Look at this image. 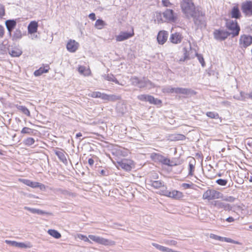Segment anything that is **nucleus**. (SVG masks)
I'll return each mask as SVG.
<instances>
[{
  "label": "nucleus",
  "mask_w": 252,
  "mask_h": 252,
  "mask_svg": "<svg viewBox=\"0 0 252 252\" xmlns=\"http://www.w3.org/2000/svg\"><path fill=\"white\" fill-rule=\"evenodd\" d=\"M48 233L56 239H59L61 237V234L55 229H49Z\"/></svg>",
  "instance_id": "obj_33"
},
{
  "label": "nucleus",
  "mask_w": 252,
  "mask_h": 252,
  "mask_svg": "<svg viewBox=\"0 0 252 252\" xmlns=\"http://www.w3.org/2000/svg\"><path fill=\"white\" fill-rule=\"evenodd\" d=\"M133 35V32L132 33L121 32L119 35L116 36V39L117 41H122L132 37Z\"/></svg>",
  "instance_id": "obj_14"
},
{
  "label": "nucleus",
  "mask_w": 252,
  "mask_h": 252,
  "mask_svg": "<svg viewBox=\"0 0 252 252\" xmlns=\"http://www.w3.org/2000/svg\"><path fill=\"white\" fill-rule=\"evenodd\" d=\"M211 204L218 209H223L226 211L231 209V207L229 204L225 203L220 201L214 200L211 201Z\"/></svg>",
  "instance_id": "obj_12"
},
{
  "label": "nucleus",
  "mask_w": 252,
  "mask_h": 252,
  "mask_svg": "<svg viewBox=\"0 0 252 252\" xmlns=\"http://www.w3.org/2000/svg\"><path fill=\"white\" fill-rule=\"evenodd\" d=\"M109 97H110V98L108 99V100H118L120 99L119 96L114 95H109Z\"/></svg>",
  "instance_id": "obj_60"
},
{
  "label": "nucleus",
  "mask_w": 252,
  "mask_h": 252,
  "mask_svg": "<svg viewBox=\"0 0 252 252\" xmlns=\"http://www.w3.org/2000/svg\"><path fill=\"white\" fill-rule=\"evenodd\" d=\"M89 17L92 20H95V15L94 13H92L90 14L89 15Z\"/></svg>",
  "instance_id": "obj_63"
},
{
  "label": "nucleus",
  "mask_w": 252,
  "mask_h": 252,
  "mask_svg": "<svg viewBox=\"0 0 252 252\" xmlns=\"http://www.w3.org/2000/svg\"><path fill=\"white\" fill-rule=\"evenodd\" d=\"M5 14L4 7L2 4H0V17H2Z\"/></svg>",
  "instance_id": "obj_54"
},
{
  "label": "nucleus",
  "mask_w": 252,
  "mask_h": 252,
  "mask_svg": "<svg viewBox=\"0 0 252 252\" xmlns=\"http://www.w3.org/2000/svg\"><path fill=\"white\" fill-rule=\"evenodd\" d=\"M152 245L158 250L163 252H181L179 251H174L171 249L161 246L155 243H153Z\"/></svg>",
  "instance_id": "obj_21"
},
{
  "label": "nucleus",
  "mask_w": 252,
  "mask_h": 252,
  "mask_svg": "<svg viewBox=\"0 0 252 252\" xmlns=\"http://www.w3.org/2000/svg\"><path fill=\"white\" fill-rule=\"evenodd\" d=\"M30 187L32 188H39L41 190H44L46 188L44 185L41 184L40 183H38V182H32V181H31Z\"/></svg>",
  "instance_id": "obj_31"
},
{
  "label": "nucleus",
  "mask_w": 252,
  "mask_h": 252,
  "mask_svg": "<svg viewBox=\"0 0 252 252\" xmlns=\"http://www.w3.org/2000/svg\"><path fill=\"white\" fill-rule=\"evenodd\" d=\"M99 98H101L103 100H108V99L110 98V97L109 95L100 93Z\"/></svg>",
  "instance_id": "obj_52"
},
{
  "label": "nucleus",
  "mask_w": 252,
  "mask_h": 252,
  "mask_svg": "<svg viewBox=\"0 0 252 252\" xmlns=\"http://www.w3.org/2000/svg\"><path fill=\"white\" fill-rule=\"evenodd\" d=\"M34 141V139L33 138L29 137L25 140L24 143L26 145L31 146L33 144Z\"/></svg>",
  "instance_id": "obj_42"
},
{
  "label": "nucleus",
  "mask_w": 252,
  "mask_h": 252,
  "mask_svg": "<svg viewBox=\"0 0 252 252\" xmlns=\"http://www.w3.org/2000/svg\"><path fill=\"white\" fill-rule=\"evenodd\" d=\"M100 94V92H94L89 93L88 95L93 98H99Z\"/></svg>",
  "instance_id": "obj_43"
},
{
  "label": "nucleus",
  "mask_w": 252,
  "mask_h": 252,
  "mask_svg": "<svg viewBox=\"0 0 252 252\" xmlns=\"http://www.w3.org/2000/svg\"><path fill=\"white\" fill-rule=\"evenodd\" d=\"M250 93H245L244 92H241L240 93V96L241 97L240 99L241 100H245L246 99L250 98Z\"/></svg>",
  "instance_id": "obj_44"
},
{
  "label": "nucleus",
  "mask_w": 252,
  "mask_h": 252,
  "mask_svg": "<svg viewBox=\"0 0 252 252\" xmlns=\"http://www.w3.org/2000/svg\"><path fill=\"white\" fill-rule=\"evenodd\" d=\"M118 166L126 171H129L134 167V163L130 159H124L118 162Z\"/></svg>",
  "instance_id": "obj_6"
},
{
  "label": "nucleus",
  "mask_w": 252,
  "mask_h": 252,
  "mask_svg": "<svg viewBox=\"0 0 252 252\" xmlns=\"http://www.w3.org/2000/svg\"><path fill=\"white\" fill-rule=\"evenodd\" d=\"M77 237L80 240L84 241V240L87 238V236L81 234H78L77 235Z\"/></svg>",
  "instance_id": "obj_61"
},
{
  "label": "nucleus",
  "mask_w": 252,
  "mask_h": 252,
  "mask_svg": "<svg viewBox=\"0 0 252 252\" xmlns=\"http://www.w3.org/2000/svg\"><path fill=\"white\" fill-rule=\"evenodd\" d=\"M241 10L242 12L246 16L252 15V1L246 0L241 4Z\"/></svg>",
  "instance_id": "obj_5"
},
{
  "label": "nucleus",
  "mask_w": 252,
  "mask_h": 252,
  "mask_svg": "<svg viewBox=\"0 0 252 252\" xmlns=\"http://www.w3.org/2000/svg\"><path fill=\"white\" fill-rule=\"evenodd\" d=\"M182 187L185 189H187L191 187V185L187 183H183L182 184Z\"/></svg>",
  "instance_id": "obj_62"
},
{
  "label": "nucleus",
  "mask_w": 252,
  "mask_h": 252,
  "mask_svg": "<svg viewBox=\"0 0 252 252\" xmlns=\"http://www.w3.org/2000/svg\"><path fill=\"white\" fill-rule=\"evenodd\" d=\"M17 109L28 116H30V112L29 109L24 106L16 105Z\"/></svg>",
  "instance_id": "obj_32"
},
{
  "label": "nucleus",
  "mask_w": 252,
  "mask_h": 252,
  "mask_svg": "<svg viewBox=\"0 0 252 252\" xmlns=\"http://www.w3.org/2000/svg\"><path fill=\"white\" fill-rule=\"evenodd\" d=\"M149 185L155 189L162 188V189H166L164 187L163 183L160 181H150Z\"/></svg>",
  "instance_id": "obj_24"
},
{
  "label": "nucleus",
  "mask_w": 252,
  "mask_h": 252,
  "mask_svg": "<svg viewBox=\"0 0 252 252\" xmlns=\"http://www.w3.org/2000/svg\"><path fill=\"white\" fill-rule=\"evenodd\" d=\"M144 83L146 85V88L148 89H150L153 87L152 83L147 79L146 80H144Z\"/></svg>",
  "instance_id": "obj_51"
},
{
  "label": "nucleus",
  "mask_w": 252,
  "mask_h": 252,
  "mask_svg": "<svg viewBox=\"0 0 252 252\" xmlns=\"http://www.w3.org/2000/svg\"><path fill=\"white\" fill-rule=\"evenodd\" d=\"M147 96H148V95L141 94V95H139L137 96V98L140 100L143 101H147V98L148 97Z\"/></svg>",
  "instance_id": "obj_50"
},
{
  "label": "nucleus",
  "mask_w": 252,
  "mask_h": 252,
  "mask_svg": "<svg viewBox=\"0 0 252 252\" xmlns=\"http://www.w3.org/2000/svg\"><path fill=\"white\" fill-rule=\"evenodd\" d=\"M226 26L227 29L230 31L229 33L230 34H232L233 37L237 36L239 34L240 28L236 20H226Z\"/></svg>",
  "instance_id": "obj_3"
},
{
  "label": "nucleus",
  "mask_w": 252,
  "mask_h": 252,
  "mask_svg": "<svg viewBox=\"0 0 252 252\" xmlns=\"http://www.w3.org/2000/svg\"><path fill=\"white\" fill-rule=\"evenodd\" d=\"M5 242L12 246L20 248H30L32 247L31 244L29 242L27 243L17 242L14 241L6 240Z\"/></svg>",
  "instance_id": "obj_11"
},
{
  "label": "nucleus",
  "mask_w": 252,
  "mask_h": 252,
  "mask_svg": "<svg viewBox=\"0 0 252 252\" xmlns=\"http://www.w3.org/2000/svg\"><path fill=\"white\" fill-rule=\"evenodd\" d=\"M221 241H224L228 243H231L233 244H238V242L235 241L234 240L226 237H222V240Z\"/></svg>",
  "instance_id": "obj_49"
},
{
  "label": "nucleus",
  "mask_w": 252,
  "mask_h": 252,
  "mask_svg": "<svg viewBox=\"0 0 252 252\" xmlns=\"http://www.w3.org/2000/svg\"><path fill=\"white\" fill-rule=\"evenodd\" d=\"M175 88L171 86H167L163 88L162 91L164 93H175Z\"/></svg>",
  "instance_id": "obj_37"
},
{
  "label": "nucleus",
  "mask_w": 252,
  "mask_h": 252,
  "mask_svg": "<svg viewBox=\"0 0 252 252\" xmlns=\"http://www.w3.org/2000/svg\"><path fill=\"white\" fill-rule=\"evenodd\" d=\"M155 21H157L158 23L164 22V19H162V14L160 12H156Z\"/></svg>",
  "instance_id": "obj_40"
},
{
  "label": "nucleus",
  "mask_w": 252,
  "mask_h": 252,
  "mask_svg": "<svg viewBox=\"0 0 252 252\" xmlns=\"http://www.w3.org/2000/svg\"><path fill=\"white\" fill-rule=\"evenodd\" d=\"M225 220L228 222H232L234 221V219L232 217H229L227 218Z\"/></svg>",
  "instance_id": "obj_64"
},
{
  "label": "nucleus",
  "mask_w": 252,
  "mask_h": 252,
  "mask_svg": "<svg viewBox=\"0 0 252 252\" xmlns=\"http://www.w3.org/2000/svg\"><path fill=\"white\" fill-rule=\"evenodd\" d=\"M146 80L147 79H143L142 80H140L138 87L140 88H146V85L144 83V80Z\"/></svg>",
  "instance_id": "obj_56"
},
{
  "label": "nucleus",
  "mask_w": 252,
  "mask_h": 252,
  "mask_svg": "<svg viewBox=\"0 0 252 252\" xmlns=\"http://www.w3.org/2000/svg\"><path fill=\"white\" fill-rule=\"evenodd\" d=\"M196 56H197L199 62L201 63L202 65L203 66L204 62V59H203V57H201L200 55H198L197 54H196Z\"/></svg>",
  "instance_id": "obj_57"
},
{
  "label": "nucleus",
  "mask_w": 252,
  "mask_h": 252,
  "mask_svg": "<svg viewBox=\"0 0 252 252\" xmlns=\"http://www.w3.org/2000/svg\"><path fill=\"white\" fill-rule=\"evenodd\" d=\"M216 183H217L220 186H224L226 185L227 183V180L222 179H219L216 181Z\"/></svg>",
  "instance_id": "obj_45"
},
{
  "label": "nucleus",
  "mask_w": 252,
  "mask_h": 252,
  "mask_svg": "<svg viewBox=\"0 0 252 252\" xmlns=\"http://www.w3.org/2000/svg\"><path fill=\"white\" fill-rule=\"evenodd\" d=\"M230 14L231 18L236 19H240L242 16L239 8L237 5L233 7Z\"/></svg>",
  "instance_id": "obj_19"
},
{
  "label": "nucleus",
  "mask_w": 252,
  "mask_h": 252,
  "mask_svg": "<svg viewBox=\"0 0 252 252\" xmlns=\"http://www.w3.org/2000/svg\"><path fill=\"white\" fill-rule=\"evenodd\" d=\"M103 77L104 79L109 81H112L114 77L113 75H104L103 76Z\"/></svg>",
  "instance_id": "obj_53"
},
{
  "label": "nucleus",
  "mask_w": 252,
  "mask_h": 252,
  "mask_svg": "<svg viewBox=\"0 0 252 252\" xmlns=\"http://www.w3.org/2000/svg\"><path fill=\"white\" fill-rule=\"evenodd\" d=\"M147 97V101L151 104L160 105L161 103V101L160 100L155 98L152 95H148V96Z\"/></svg>",
  "instance_id": "obj_29"
},
{
  "label": "nucleus",
  "mask_w": 252,
  "mask_h": 252,
  "mask_svg": "<svg viewBox=\"0 0 252 252\" xmlns=\"http://www.w3.org/2000/svg\"><path fill=\"white\" fill-rule=\"evenodd\" d=\"M140 80H139L137 77H133L131 78V83L134 86H138L139 85V82Z\"/></svg>",
  "instance_id": "obj_46"
},
{
  "label": "nucleus",
  "mask_w": 252,
  "mask_h": 252,
  "mask_svg": "<svg viewBox=\"0 0 252 252\" xmlns=\"http://www.w3.org/2000/svg\"><path fill=\"white\" fill-rule=\"evenodd\" d=\"M89 238L94 242L105 246H113L116 244V242L112 240L105 239L102 237L94 235H89L88 237H87L84 240V241L92 243Z\"/></svg>",
  "instance_id": "obj_2"
},
{
  "label": "nucleus",
  "mask_w": 252,
  "mask_h": 252,
  "mask_svg": "<svg viewBox=\"0 0 252 252\" xmlns=\"http://www.w3.org/2000/svg\"><path fill=\"white\" fill-rule=\"evenodd\" d=\"M56 155L64 163H66L67 161L64 153L62 151H57L56 152Z\"/></svg>",
  "instance_id": "obj_35"
},
{
  "label": "nucleus",
  "mask_w": 252,
  "mask_h": 252,
  "mask_svg": "<svg viewBox=\"0 0 252 252\" xmlns=\"http://www.w3.org/2000/svg\"><path fill=\"white\" fill-rule=\"evenodd\" d=\"M24 208L25 210H28L32 214H36L38 215H44L48 214V213L47 212H45L41 210L36 208H32L27 206L24 207Z\"/></svg>",
  "instance_id": "obj_25"
},
{
  "label": "nucleus",
  "mask_w": 252,
  "mask_h": 252,
  "mask_svg": "<svg viewBox=\"0 0 252 252\" xmlns=\"http://www.w3.org/2000/svg\"><path fill=\"white\" fill-rule=\"evenodd\" d=\"M5 25L9 34L11 35V32L16 26V22L14 20H8L5 21Z\"/></svg>",
  "instance_id": "obj_18"
},
{
  "label": "nucleus",
  "mask_w": 252,
  "mask_h": 252,
  "mask_svg": "<svg viewBox=\"0 0 252 252\" xmlns=\"http://www.w3.org/2000/svg\"><path fill=\"white\" fill-rule=\"evenodd\" d=\"M162 14L164 22H172L175 21L176 17L172 10L167 9Z\"/></svg>",
  "instance_id": "obj_10"
},
{
  "label": "nucleus",
  "mask_w": 252,
  "mask_h": 252,
  "mask_svg": "<svg viewBox=\"0 0 252 252\" xmlns=\"http://www.w3.org/2000/svg\"><path fill=\"white\" fill-rule=\"evenodd\" d=\"M22 53V51L19 49H15L9 51V54L12 57H19Z\"/></svg>",
  "instance_id": "obj_36"
},
{
  "label": "nucleus",
  "mask_w": 252,
  "mask_h": 252,
  "mask_svg": "<svg viewBox=\"0 0 252 252\" xmlns=\"http://www.w3.org/2000/svg\"><path fill=\"white\" fill-rule=\"evenodd\" d=\"M79 46V43L74 40L70 39L66 44L67 50L70 52H75Z\"/></svg>",
  "instance_id": "obj_13"
},
{
  "label": "nucleus",
  "mask_w": 252,
  "mask_h": 252,
  "mask_svg": "<svg viewBox=\"0 0 252 252\" xmlns=\"http://www.w3.org/2000/svg\"><path fill=\"white\" fill-rule=\"evenodd\" d=\"M162 3L164 6L169 7L172 4L169 0H162Z\"/></svg>",
  "instance_id": "obj_55"
},
{
  "label": "nucleus",
  "mask_w": 252,
  "mask_h": 252,
  "mask_svg": "<svg viewBox=\"0 0 252 252\" xmlns=\"http://www.w3.org/2000/svg\"><path fill=\"white\" fill-rule=\"evenodd\" d=\"M222 194L215 189H208L206 191V199L208 200L222 198Z\"/></svg>",
  "instance_id": "obj_4"
},
{
  "label": "nucleus",
  "mask_w": 252,
  "mask_h": 252,
  "mask_svg": "<svg viewBox=\"0 0 252 252\" xmlns=\"http://www.w3.org/2000/svg\"><path fill=\"white\" fill-rule=\"evenodd\" d=\"M214 34L216 39L220 40H224L230 35L228 32L223 30H216L214 32Z\"/></svg>",
  "instance_id": "obj_9"
},
{
  "label": "nucleus",
  "mask_w": 252,
  "mask_h": 252,
  "mask_svg": "<svg viewBox=\"0 0 252 252\" xmlns=\"http://www.w3.org/2000/svg\"><path fill=\"white\" fill-rule=\"evenodd\" d=\"M38 28V24L36 21H32L29 25L28 27V32L32 34L37 32Z\"/></svg>",
  "instance_id": "obj_20"
},
{
  "label": "nucleus",
  "mask_w": 252,
  "mask_h": 252,
  "mask_svg": "<svg viewBox=\"0 0 252 252\" xmlns=\"http://www.w3.org/2000/svg\"><path fill=\"white\" fill-rule=\"evenodd\" d=\"M158 159L164 164L170 165V160L161 156L158 155Z\"/></svg>",
  "instance_id": "obj_38"
},
{
  "label": "nucleus",
  "mask_w": 252,
  "mask_h": 252,
  "mask_svg": "<svg viewBox=\"0 0 252 252\" xmlns=\"http://www.w3.org/2000/svg\"><path fill=\"white\" fill-rule=\"evenodd\" d=\"M49 69V66L48 65L44 66L43 67H40L38 70H36L34 72V75L35 76H39L42 75L44 73H47L48 72Z\"/></svg>",
  "instance_id": "obj_23"
},
{
  "label": "nucleus",
  "mask_w": 252,
  "mask_h": 252,
  "mask_svg": "<svg viewBox=\"0 0 252 252\" xmlns=\"http://www.w3.org/2000/svg\"><path fill=\"white\" fill-rule=\"evenodd\" d=\"M18 180L19 182L23 183V184L26 185L27 186H28L29 187H30L31 181H32L30 180L22 179V178L19 179Z\"/></svg>",
  "instance_id": "obj_47"
},
{
  "label": "nucleus",
  "mask_w": 252,
  "mask_h": 252,
  "mask_svg": "<svg viewBox=\"0 0 252 252\" xmlns=\"http://www.w3.org/2000/svg\"><path fill=\"white\" fill-rule=\"evenodd\" d=\"M175 93L176 94H182L188 95L193 94L194 92L191 90L187 88H176Z\"/></svg>",
  "instance_id": "obj_17"
},
{
  "label": "nucleus",
  "mask_w": 252,
  "mask_h": 252,
  "mask_svg": "<svg viewBox=\"0 0 252 252\" xmlns=\"http://www.w3.org/2000/svg\"><path fill=\"white\" fill-rule=\"evenodd\" d=\"M183 38V37L180 33L175 32L171 35L169 39L172 43L178 44L181 42Z\"/></svg>",
  "instance_id": "obj_15"
},
{
  "label": "nucleus",
  "mask_w": 252,
  "mask_h": 252,
  "mask_svg": "<svg viewBox=\"0 0 252 252\" xmlns=\"http://www.w3.org/2000/svg\"><path fill=\"white\" fill-rule=\"evenodd\" d=\"M183 52H184V59L183 60L181 59L180 60L181 61H184L185 60H186L187 59H189L191 57L190 54H191V53L192 52V51L191 49L190 45H189L187 47H185L183 49Z\"/></svg>",
  "instance_id": "obj_22"
},
{
  "label": "nucleus",
  "mask_w": 252,
  "mask_h": 252,
  "mask_svg": "<svg viewBox=\"0 0 252 252\" xmlns=\"http://www.w3.org/2000/svg\"><path fill=\"white\" fill-rule=\"evenodd\" d=\"M33 132V130L30 128L25 127H24L21 131V133L23 134H31Z\"/></svg>",
  "instance_id": "obj_41"
},
{
  "label": "nucleus",
  "mask_w": 252,
  "mask_h": 252,
  "mask_svg": "<svg viewBox=\"0 0 252 252\" xmlns=\"http://www.w3.org/2000/svg\"><path fill=\"white\" fill-rule=\"evenodd\" d=\"M206 115L209 118L212 119H218L219 118V114L215 112H208Z\"/></svg>",
  "instance_id": "obj_39"
},
{
  "label": "nucleus",
  "mask_w": 252,
  "mask_h": 252,
  "mask_svg": "<svg viewBox=\"0 0 252 252\" xmlns=\"http://www.w3.org/2000/svg\"><path fill=\"white\" fill-rule=\"evenodd\" d=\"M210 237L213 239L221 241L222 240V237L216 235L214 234H210Z\"/></svg>",
  "instance_id": "obj_48"
},
{
  "label": "nucleus",
  "mask_w": 252,
  "mask_h": 252,
  "mask_svg": "<svg viewBox=\"0 0 252 252\" xmlns=\"http://www.w3.org/2000/svg\"><path fill=\"white\" fill-rule=\"evenodd\" d=\"M181 6L183 13L188 18H192L197 25L201 24L203 15L199 8L195 7L191 0H183Z\"/></svg>",
  "instance_id": "obj_1"
},
{
  "label": "nucleus",
  "mask_w": 252,
  "mask_h": 252,
  "mask_svg": "<svg viewBox=\"0 0 252 252\" xmlns=\"http://www.w3.org/2000/svg\"><path fill=\"white\" fill-rule=\"evenodd\" d=\"M10 36H11L13 40H17L21 39L22 37L23 34L21 31L20 29H17L14 31L12 34L11 33V35Z\"/></svg>",
  "instance_id": "obj_26"
},
{
  "label": "nucleus",
  "mask_w": 252,
  "mask_h": 252,
  "mask_svg": "<svg viewBox=\"0 0 252 252\" xmlns=\"http://www.w3.org/2000/svg\"><path fill=\"white\" fill-rule=\"evenodd\" d=\"M189 175H193V172L194 170V165L195 163V160L194 158H189Z\"/></svg>",
  "instance_id": "obj_27"
},
{
  "label": "nucleus",
  "mask_w": 252,
  "mask_h": 252,
  "mask_svg": "<svg viewBox=\"0 0 252 252\" xmlns=\"http://www.w3.org/2000/svg\"><path fill=\"white\" fill-rule=\"evenodd\" d=\"M168 35L167 32L164 31L159 32L157 36L158 42L160 44L164 43L167 39Z\"/></svg>",
  "instance_id": "obj_16"
},
{
  "label": "nucleus",
  "mask_w": 252,
  "mask_h": 252,
  "mask_svg": "<svg viewBox=\"0 0 252 252\" xmlns=\"http://www.w3.org/2000/svg\"><path fill=\"white\" fill-rule=\"evenodd\" d=\"M165 243L169 245H175L177 242L174 240H167Z\"/></svg>",
  "instance_id": "obj_58"
},
{
  "label": "nucleus",
  "mask_w": 252,
  "mask_h": 252,
  "mask_svg": "<svg viewBox=\"0 0 252 252\" xmlns=\"http://www.w3.org/2000/svg\"><path fill=\"white\" fill-rule=\"evenodd\" d=\"M78 70L80 74L84 76H89L91 74L90 70L83 66H79Z\"/></svg>",
  "instance_id": "obj_28"
},
{
  "label": "nucleus",
  "mask_w": 252,
  "mask_h": 252,
  "mask_svg": "<svg viewBox=\"0 0 252 252\" xmlns=\"http://www.w3.org/2000/svg\"><path fill=\"white\" fill-rule=\"evenodd\" d=\"M105 25V23L102 20L98 19L95 22L94 27L98 30H101Z\"/></svg>",
  "instance_id": "obj_34"
},
{
  "label": "nucleus",
  "mask_w": 252,
  "mask_h": 252,
  "mask_svg": "<svg viewBox=\"0 0 252 252\" xmlns=\"http://www.w3.org/2000/svg\"><path fill=\"white\" fill-rule=\"evenodd\" d=\"M4 33V28L0 25V38L3 37Z\"/></svg>",
  "instance_id": "obj_59"
},
{
  "label": "nucleus",
  "mask_w": 252,
  "mask_h": 252,
  "mask_svg": "<svg viewBox=\"0 0 252 252\" xmlns=\"http://www.w3.org/2000/svg\"><path fill=\"white\" fill-rule=\"evenodd\" d=\"M185 138V136L183 134H174L169 136V139L171 140H183Z\"/></svg>",
  "instance_id": "obj_30"
},
{
  "label": "nucleus",
  "mask_w": 252,
  "mask_h": 252,
  "mask_svg": "<svg viewBox=\"0 0 252 252\" xmlns=\"http://www.w3.org/2000/svg\"><path fill=\"white\" fill-rule=\"evenodd\" d=\"M239 44L241 48H247L252 44V36L249 35H242L239 39Z\"/></svg>",
  "instance_id": "obj_7"
},
{
  "label": "nucleus",
  "mask_w": 252,
  "mask_h": 252,
  "mask_svg": "<svg viewBox=\"0 0 252 252\" xmlns=\"http://www.w3.org/2000/svg\"><path fill=\"white\" fill-rule=\"evenodd\" d=\"M161 191L163 195L175 199L181 198L183 196L181 192L176 190L169 191L165 189H162Z\"/></svg>",
  "instance_id": "obj_8"
}]
</instances>
